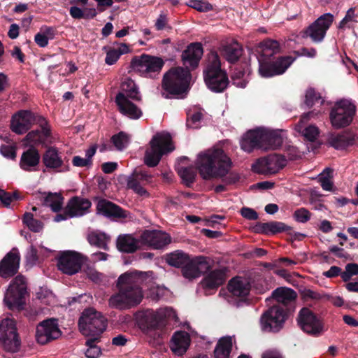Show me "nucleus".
I'll return each mask as SVG.
<instances>
[{"mask_svg":"<svg viewBox=\"0 0 358 358\" xmlns=\"http://www.w3.org/2000/svg\"><path fill=\"white\" fill-rule=\"evenodd\" d=\"M143 278L144 273L138 271L120 275L116 282L118 292L108 300L110 307L124 310L138 305L143 298L141 287Z\"/></svg>","mask_w":358,"mask_h":358,"instance_id":"1","label":"nucleus"},{"mask_svg":"<svg viewBox=\"0 0 358 358\" xmlns=\"http://www.w3.org/2000/svg\"><path fill=\"white\" fill-rule=\"evenodd\" d=\"M280 49L279 42L271 38H266L258 44L256 51L259 55V73L262 77L281 75L293 63L295 58L292 56L275 57Z\"/></svg>","mask_w":358,"mask_h":358,"instance_id":"2","label":"nucleus"},{"mask_svg":"<svg viewBox=\"0 0 358 358\" xmlns=\"http://www.w3.org/2000/svg\"><path fill=\"white\" fill-rule=\"evenodd\" d=\"M33 124H37L40 129L27 133L24 141L35 145L46 144L51 137L50 126L48 120L43 116L30 110H20L12 117L10 129L17 134L27 132Z\"/></svg>","mask_w":358,"mask_h":358,"instance_id":"3","label":"nucleus"},{"mask_svg":"<svg viewBox=\"0 0 358 358\" xmlns=\"http://www.w3.org/2000/svg\"><path fill=\"white\" fill-rule=\"evenodd\" d=\"M196 167L205 180L224 177L230 170L231 161L222 149L208 150L198 155Z\"/></svg>","mask_w":358,"mask_h":358,"instance_id":"4","label":"nucleus"},{"mask_svg":"<svg viewBox=\"0 0 358 358\" xmlns=\"http://www.w3.org/2000/svg\"><path fill=\"white\" fill-rule=\"evenodd\" d=\"M283 138L280 131L264 127H258L248 131L242 137L241 147L244 151L250 153L255 149L264 151L276 150L280 148Z\"/></svg>","mask_w":358,"mask_h":358,"instance_id":"5","label":"nucleus"},{"mask_svg":"<svg viewBox=\"0 0 358 358\" xmlns=\"http://www.w3.org/2000/svg\"><path fill=\"white\" fill-rule=\"evenodd\" d=\"M191 74L188 69L172 67L164 73L162 96L165 99L184 98L189 90Z\"/></svg>","mask_w":358,"mask_h":358,"instance_id":"6","label":"nucleus"},{"mask_svg":"<svg viewBox=\"0 0 358 358\" xmlns=\"http://www.w3.org/2000/svg\"><path fill=\"white\" fill-rule=\"evenodd\" d=\"M150 149L147 150L144 156V163L149 167H155L162 156L174 150L172 137L168 132H158L150 141Z\"/></svg>","mask_w":358,"mask_h":358,"instance_id":"7","label":"nucleus"},{"mask_svg":"<svg viewBox=\"0 0 358 358\" xmlns=\"http://www.w3.org/2000/svg\"><path fill=\"white\" fill-rule=\"evenodd\" d=\"M164 64L162 58L143 53L132 57L130 67L141 76L155 78L159 74Z\"/></svg>","mask_w":358,"mask_h":358,"instance_id":"8","label":"nucleus"},{"mask_svg":"<svg viewBox=\"0 0 358 358\" xmlns=\"http://www.w3.org/2000/svg\"><path fill=\"white\" fill-rule=\"evenodd\" d=\"M106 318L94 308L84 310L78 320L80 332L85 336H101L107 327Z\"/></svg>","mask_w":358,"mask_h":358,"instance_id":"9","label":"nucleus"},{"mask_svg":"<svg viewBox=\"0 0 358 358\" xmlns=\"http://www.w3.org/2000/svg\"><path fill=\"white\" fill-rule=\"evenodd\" d=\"M356 111V106L350 101L342 99L336 101L329 113L331 126L336 129L348 127L352 123Z\"/></svg>","mask_w":358,"mask_h":358,"instance_id":"10","label":"nucleus"},{"mask_svg":"<svg viewBox=\"0 0 358 358\" xmlns=\"http://www.w3.org/2000/svg\"><path fill=\"white\" fill-rule=\"evenodd\" d=\"M289 315L280 306H272L261 315L259 323L262 331L267 333L279 332L283 328Z\"/></svg>","mask_w":358,"mask_h":358,"instance_id":"11","label":"nucleus"},{"mask_svg":"<svg viewBox=\"0 0 358 358\" xmlns=\"http://www.w3.org/2000/svg\"><path fill=\"white\" fill-rule=\"evenodd\" d=\"M27 294L25 278L22 275H17L10 282L4 296V302L10 310L22 309L25 304V295Z\"/></svg>","mask_w":358,"mask_h":358,"instance_id":"12","label":"nucleus"},{"mask_svg":"<svg viewBox=\"0 0 358 358\" xmlns=\"http://www.w3.org/2000/svg\"><path fill=\"white\" fill-rule=\"evenodd\" d=\"M334 20V17L331 13H327L322 15L309 26L300 31L301 38H310L314 43H322Z\"/></svg>","mask_w":358,"mask_h":358,"instance_id":"13","label":"nucleus"},{"mask_svg":"<svg viewBox=\"0 0 358 358\" xmlns=\"http://www.w3.org/2000/svg\"><path fill=\"white\" fill-rule=\"evenodd\" d=\"M0 343L8 352L19 351L21 341L17 332L15 322L11 319H5L0 324Z\"/></svg>","mask_w":358,"mask_h":358,"instance_id":"14","label":"nucleus"},{"mask_svg":"<svg viewBox=\"0 0 358 358\" xmlns=\"http://www.w3.org/2000/svg\"><path fill=\"white\" fill-rule=\"evenodd\" d=\"M297 323L303 332L313 336H319L324 331L322 320L307 307H303L299 310Z\"/></svg>","mask_w":358,"mask_h":358,"instance_id":"15","label":"nucleus"},{"mask_svg":"<svg viewBox=\"0 0 358 358\" xmlns=\"http://www.w3.org/2000/svg\"><path fill=\"white\" fill-rule=\"evenodd\" d=\"M85 259L86 257L78 252L66 250L61 252L57 257V266L63 273L73 275L81 270Z\"/></svg>","mask_w":358,"mask_h":358,"instance_id":"16","label":"nucleus"},{"mask_svg":"<svg viewBox=\"0 0 358 358\" xmlns=\"http://www.w3.org/2000/svg\"><path fill=\"white\" fill-rule=\"evenodd\" d=\"M287 165V159L282 155L271 154L258 159L252 166V170L259 174H275Z\"/></svg>","mask_w":358,"mask_h":358,"instance_id":"17","label":"nucleus"},{"mask_svg":"<svg viewBox=\"0 0 358 358\" xmlns=\"http://www.w3.org/2000/svg\"><path fill=\"white\" fill-rule=\"evenodd\" d=\"M62 334L57 320L51 318L40 322L36 327V338L38 343L45 345L57 339Z\"/></svg>","mask_w":358,"mask_h":358,"instance_id":"18","label":"nucleus"},{"mask_svg":"<svg viewBox=\"0 0 358 358\" xmlns=\"http://www.w3.org/2000/svg\"><path fill=\"white\" fill-rule=\"evenodd\" d=\"M138 327L144 332L162 329L166 324L165 317L160 313L148 310L137 317Z\"/></svg>","mask_w":358,"mask_h":358,"instance_id":"19","label":"nucleus"},{"mask_svg":"<svg viewBox=\"0 0 358 358\" xmlns=\"http://www.w3.org/2000/svg\"><path fill=\"white\" fill-rule=\"evenodd\" d=\"M358 141L357 133L348 129L340 133H331L328 138V143L336 150H343L353 146Z\"/></svg>","mask_w":358,"mask_h":358,"instance_id":"20","label":"nucleus"},{"mask_svg":"<svg viewBox=\"0 0 358 358\" xmlns=\"http://www.w3.org/2000/svg\"><path fill=\"white\" fill-rule=\"evenodd\" d=\"M271 297L286 310V313L291 314L295 310L296 292L292 288L280 287L272 292Z\"/></svg>","mask_w":358,"mask_h":358,"instance_id":"21","label":"nucleus"},{"mask_svg":"<svg viewBox=\"0 0 358 358\" xmlns=\"http://www.w3.org/2000/svg\"><path fill=\"white\" fill-rule=\"evenodd\" d=\"M20 255L17 248H13L0 262V276L8 278L14 276L20 267Z\"/></svg>","mask_w":358,"mask_h":358,"instance_id":"22","label":"nucleus"},{"mask_svg":"<svg viewBox=\"0 0 358 358\" xmlns=\"http://www.w3.org/2000/svg\"><path fill=\"white\" fill-rule=\"evenodd\" d=\"M42 162L49 170L57 172L69 171L68 165H65L58 149L56 147H48L42 155Z\"/></svg>","mask_w":358,"mask_h":358,"instance_id":"23","label":"nucleus"},{"mask_svg":"<svg viewBox=\"0 0 358 358\" xmlns=\"http://www.w3.org/2000/svg\"><path fill=\"white\" fill-rule=\"evenodd\" d=\"M141 241L152 249H162L171 242L169 234L162 231H145L141 236Z\"/></svg>","mask_w":358,"mask_h":358,"instance_id":"24","label":"nucleus"},{"mask_svg":"<svg viewBox=\"0 0 358 358\" xmlns=\"http://www.w3.org/2000/svg\"><path fill=\"white\" fill-rule=\"evenodd\" d=\"M96 212L98 214L113 220L125 219L129 215L127 210L105 199H101L98 201Z\"/></svg>","mask_w":358,"mask_h":358,"instance_id":"25","label":"nucleus"},{"mask_svg":"<svg viewBox=\"0 0 358 358\" xmlns=\"http://www.w3.org/2000/svg\"><path fill=\"white\" fill-rule=\"evenodd\" d=\"M152 176L145 171L136 169L127 178V187L140 196L148 194L143 185L150 182Z\"/></svg>","mask_w":358,"mask_h":358,"instance_id":"26","label":"nucleus"},{"mask_svg":"<svg viewBox=\"0 0 358 358\" xmlns=\"http://www.w3.org/2000/svg\"><path fill=\"white\" fill-rule=\"evenodd\" d=\"M115 102L119 112L131 120H138L143 115L141 109L122 94H117Z\"/></svg>","mask_w":358,"mask_h":358,"instance_id":"27","label":"nucleus"},{"mask_svg":"<svg viewBox=\"0 0 358 358\" xmlns=\"http://www.w3.org/2000/svg\"><path fill=\"white\" fill-rule=\"evenodd\" d=\"M207 87L215 93L223 92L229 84L227 71L203 75Z\"/></svg>","mask_w":358,"mask_h":358,"instance_id":"28","label":"nucleus"},{"mask_svg":"<svg viewBox=\"0 0 358 358\" xmlns=\"http://www.w3.org/2000/svg\"><path fill=\"white\" fill-rule=\"evenodd\" d=\"M36 145L31 143L29 148L24 151L21 155L20 167L25 171H36L40 164L41 155Z\"/></svg>","mask_w":358,"mask_h":358,"instance_id":"29","label":"nucleus"},{"mask_svg":"<svg viewBox=\"0 0 358 358\" xmlns=\"http://www.w3.org/2000/svg\"><path fill=\"white\" fill-rule=\"evenodd\" d=\"M66 206L70 217H80L89 213L92 203L88 199L74 196L68 201Z\"/></svg>","mask_w":358,"mask_h":358,"instance_id":"30","label":"nucleus"},{"mask_svg":"<svg viewBox=\"0 0 358 358\" xmlns=\"http://www.w3.org/2000/svg\"><path fill=\"white\" fill-rule=\"evenodd\" d=\"M227 271L226 267L210 271L202 280L203 287L209 289H217L224 283Z\"/></svg>","mask_w":358,"mask_h":358,"instance_id":"31","label":"nucleus"},{"mask_svg":"<svg viewBox=\"0 0 358 358\" xmlns=\"http://www.w3.org/2000/svg\"><path fill=\"white\" fill-rule=\"evenodd\" d=\"M203 50L201 43H192L182 53V60L185 64H189L192 68L198 66L203 55Z\"/></svg>","mask_w":358,"mask_h":358,"instance_id":"32","label":"nucleus"},{"mask_svg":"<svg viewBox=\"0 0 358 358\" xmlns=\"http://www.w3.org/2000/svg\"><path fill=\"white\" fill-rule=\"evenodd\" d=\"M190 342V336L188 333L178 331L175 332L171 338L170 348L175 355L181 356L187 352Z\"/></svg>","mask_w":358,"mask_h":358,"instance_id":"33","label":"nucleus"},{"mask_svg":"<svg viewBox=\"0 0 358 358\" xmlns=\"http://www.w3.org/2000/svg\"><path fill=\"white\" fill-rule=\"evenodd\" d=\"M117 250L123 253H134L140 249V240L131 234H120L116 241Z\"/></svg>","mask_w":358,"mask_h":358,"instance_id":"34","label":"nucleus"},{"mask_svg":"<svg viewBox=\"0 0 358 358\" xmlns=\"http://www.w3.org/2000/svg\"><path fill=\"white\" fill-rule=\"evenodd\" d=\"M251 69L248 63H243L234 68L231 76L233 85L240 88H245L248 83V76Z\"/></svg>","mask_w":358,"mask_h":358,"instance_id":"35","label":"nucleus"},{"mask_svg":"<svg viewBox=\"0 0 358 358\" xmlns=\"http://www.w3.org/2000/svg\"><path fill=\"white\" fill-rule=\"evenodd\" d=\"M114 44H117L118 48H115L105 45L102 48V50L106 54L105 62L108 65L115 64L118 61L121 55L130 52V48L126 43H118L117 42H115Z\"/></svg>","mask_w":358,"mask_h":358,"instance_id":"36","label":"nucleus"},{"mask_svg":"<svg viewBox=\"0 0 358 358\" xmlns=\"http://www.w3.org/2000/svg\"><path fill=\"white\" fill-rule=\"evenodd\" d=\"M229 291L235 296L245 298L250 292V285L241 277L231 278L228 283Z\"/></svg>","mask_w":358,"mask_h":358,"instance_id":"37","label":"nucleus"},{"mask_svg":"<svg viewBox=\"0 0 358 358\" xmlns=\"http://www.w3.org/2000/svg\"><path fill=\"white\" fill-rule=\"evenodd\" d=\"M42 204L44 206L50 207L52 212L58 213L63 207L64 196L61 193L57 192H43Z\"/></svg>","mask_w":358,"mask_h":358,"instance_id":"38","label":"nucleus"},{"mask_svg":"<svg viewBox=\"0 0 358 358\" xmlns=\"http://www.w3.org/2000/svg\"><path fill=\"white\" fill-rule=\"evenodd\" d=\"M121 90L122 91L117 94H122L127 99L134 101L140 102L142 101V96L138 87L131 78H127L122 82Z\"/></svg>","mask_w":358,"mask_h":358,"instance_id":"39","label":"nucleus"},{"mask_svg":"<svg viewBox=\"0 0 358 358\" xmlns=\"http://www.w3.org/2000/svg\"><path fill=\"white\" fill-rule=\"evenodd\" d=\"M226 71L222 69L220 57L216 51H210L205 59L203 75Z\"/></svg>","mask_w":358,"mask_h":358,"instance_id":"40","label":"nucleus"},{"mask_svg":"<svg viewBox=\"0 0 358 358\" xmlns=\"http://www.w3.org/2000/svg\"><path fill=\"white\" fill-rule=\"evenodd\" d=\"M243 50L238 42L227 44L222 48L221 52L225 59L231 63H236L243 55Z\"/></svg>","mask_w":358,"mask_h":358,"instance_id":"41","label":"nucleus"},{"mask_svg":"<svg viewBox=\"0 0 358 358\" xmlns=\"http://www.w3.org/2000/svg\"><path fill=\"white\" fill-rule=\"evenodd\" d=\"M189 255L182 250H177L164 256L165 262L171 266L180 268L188 260Z\"/></svg>","mask_w":358,"mask_h":358,"instance_id":"42","label":"nucleus"},{"mask_svg":"<svg viewBox=\"0 0 358 358\" xmlns=\"http://www.w3.org/2000/svg\"><path fill=\"white\" fill-rule=\"evenodd\" d=\"M88 243L91 245L96 246L104 250H108V242L110 240L109 236L103 232L100 231H91L88 234L87 237Z\"/></svg>","mask_w":358,"mask_h":358,"instance_id":"43","label":"nucleus"},{"mask_svg":"<svg viewBox=\"0 0 358 358\" xmlns=\"http://www.w3.org/2000/svg\"><path fill=\"white\" fill-rule=\"evenodd\" d=\"M232 341L230 337L220 338L213 351L215 358H229L232 350Z\"/></svg>","mask_w":358,"mask_h":358,"instance_id":"44","label":"nucleus"},{"mask_svg":"<svg viewBox=\"0 0 358 358\" xmlns=\"http://www.w3.org/2000/svg\"><path fill=\"white\" fill-rule=\"evenodd\" d=\"M176 171L182 180V183L187 187H192L195 181L196 172L193 166H176Z\"/></svg>","mask_w":358,"mask_h":358,"instance_id":"45","label":"nucleus"},{"mask_svg":"<svg viewBox=\"0 0 358 358\" xmlns=\"http://www.w3.org/2000/svg\"><path fill=\"white\" fill-rule=\"evenodd\" d=\"M194 258L196 267L197 268V272L199 273V277L201 274L206 273L208 271L210 272V270L211 269L213 264V260L210 257L205 256H197Z\"/></svg>","mask_w":358,"mask_h":358,"instance_id":"46","label":"nucleus"},{"mask_svg":"<svg viewBox=\"0 0 358 358\" xmlns=\"http://www.w3.org/2000/svg\"><path fill=\"white\" fill-rule=\"evenodd\" d=\"M181 272L182 275L187 279H194L199 277L194 258H191L190 256L188 257L187 262L181 267Z\"/></svg>","mask_w":358,"mask_h":358,"instance_id":"47","label":"nucleus"},{"mask_svg":"<svg viewBox=\"0 0 358 358\" xmlns=\"http://www.w3.org/2000/svg\"><path fill=\"white\" fill-rule=\"evenodd\" d=\"M292 228L282 222L271 221L267 222L266 231L268 234H276L282 232H287L291 234Z\"/></svg>","mask_w":358,"mask_h":358,"instance_id":"48","label":"nucleus"},{"mask_svg":"<svg viewBox=\"0 0 358 358\" xmlns=\"http://www.w3.org/2000/svg\"><path fill=\"white\" fill-rule=\"evenodd\" d=\"M22 222L34 232H39L43 228V224L41 220L34 218L31 213H25L22 217Z\"/></svg>","mask_w":358,"mask_h":358,"instance_id":"49","label":"nucleus"},{"mask_svg":"<svg viewBox=\"0 0 358 358\" xmlns=\"http://www.w3.org/2000/svg\"><path fill=\"white\" fill-rule=\"evenodd\" d=\"M321 94L316 92L314 88H308L305 94V104L308 107H313L315 103H320L321 105L324 103Z\"/></svg>","mask_w":358,"mask_h":358,"instance_id":"50","label":"nucleus"},{"mask_svg":"<svg viewBox=\"0 0 358 358\" xmlns=\"http://www.w3.org/2000/svg\"><path fill=\"white\" fill-rule=\"evenodd\" d=\"M333 170L330 168H326L322 173L319 175V182L324 190L331 191L333 188V182L331 181Z\"/></svg>","mask_w":358,"mask_h":358,"instance_id":"51","label":"nucleus"},{"mask_svg":"<svg viewBox=\"0 0 358 358\" xmlns=\"http://www.w3.org/2000/svg\"><path fill=\"white\" fill-rule=\"evenodd\" d=\"M111 143L117 150H124L129 142V136L124 131L113 135L110 138Z\"/></svg>","mask_w":358,"mask_h":358,"instance_id":"52","label":"nucleus"},{"mask_svg":"<svg viewBox=\"0 0 358 358\" xmlns=\"http://www.w3.org/2000/svg\"><path fill=\"white\" fill-rule=\"evenodd\" d=\"M187 5L199 12L205 13L213 10V6L207 1L204 0H190Z\"/></svg>","mask_w":358,"mask_h":358,"instance_id":"53","label":"nucleus"},{"mask_svg":"<svg viewBox=\"0 0 358 358\" xmlns=\"http://www.w3.org/2000/svg\"><path fill=\"white\" fill-rule=\"evenodd\" d=\"M293 217L296 222L306 223L310 219L311 213L306 208H300L294 211Z\"/></svg>","mask_w":358,"mask_h":358,"instance_id":"54","label":"nucleus"},{"mask_svg":"<svg viewBox=\"0 0 358 358\" xmlns=\"http://www.w3.org/2000/svg\"><path fill=\"white\" fill-rule=\"evenodd\" d=\"M300 294L303 301H307L309 299L320 300L322 299V296L318 292H316L310 289H303L300 291Z\"/></svg>","mask_w":358,"mask_h":358,"instance_id":"55","label":"nucleus"},{"mask_svg":"<svg viewBox=\"0 0 358 358\" xmlns=\"http://www.w3.org/2000/svg\"><path fill=\"white\" fill-rule=\"evenodd\" d=\"M0 152L1 154L10 159H15L16 157V149L15 146L8 145H2L0 147Z\"/></svg>","mask_w":358,"mask_h":358,"instance_id":"56","label":"nucleus"},{"mask_svg":"<svg viewBox=\"0 0 358 358\" xmlns=\"http://www.w3.org/2000/svg\"><path fill=\"white\" fill-rule=\"evenodd\" d=\"M203 117V114L201 112L194 113L187 120L186 125L189 128H197L198 124L200 122Z\"/></svg>","mask_w":358,"mask_h":358,"instance_id":"57","label":"nucleus"},{"mask_svg":"<svg viewBox=\"0 0 358 358\" xmlns=\"http://www.w3.org/2000/svg\"><path fill=\"white\" fill-rule=\"evenodd\" d=\"M318 134V129L315 126H308L303 131L304 137L311 142H313L317 138Z\"/></svg>","mask_w":358,"mask_h":358,"instance_id":"58","label":"nucleus"},{"mask_svg":"<svg viewBox=\"0 0 358 358\" xmlns=\"http://www.w3.org/2000/svg\"><path fill=\"white\" fill-rule=\"evenodd\" d=\"M72 164L76 167H90L92 165V160L80 156H74L72 159Z\"/></svg>","mask_w":358,"mask_h":358,"instance_id":"59","label":"nucleus"},{"mask_svg":"<svg viewBox=\"0 0 358 358\" xmlns=\"http://www.w3.org/2000/svg\"><path fill=\"white\" fill-rule=\"evenodd\" d=\"M241 215L249 220H257L258 219L257 213L252 208L243 207L241 209Z\"/></svg>","mask_w":358,"mask_h":358,"instance_id":"60","label":"nucleus"},{"mask_svg":"<svg viewBox=\"0 0 358 358\" xmlns=\"http://www.w3.org/2000/svg\"><path fill=\"white\" fill-rule=\"evenodd\" d=\"M26 260L27 262L30 264H35L38 261V250L33 245H31L27 251Z\"/></svg>","mask_w":358,"mask_h":358,"instance_id":"61","label":"nucleus"},{"mask_svg":"<svg viewBox=\"0 0 358 358\" xmlns=\"http://www.w3.org/2000/svg\"><path fill=\"white\" fill-rule=\"evenodd\" d=\"M229 172L222 178V182L227 185H234L239 181L240 180V176L238 173H230L228 174Z\"/></svg>","mask_w":358,"mask_h":358,"instance_id":"62","label":"nucleus"},{"mask_svg":"<svg viewBox=\"0 0 358 358\" xmlns=\"http://www.w3.org/2000/svg\"><path fill=\"white\" fill-rule=\"evenodd\" d=\"M355 16V8H350L346 13L345 16L344 18L339 22L338 28L340 29H344L346 24L351 21Z\"/></svg>","mask_w":358,"mask_h":358,"instance_id":"63","label":"nucleus"},{"mask_svg":"<svg viewBox=\"0 0 358 358\" xmlns=\"http://www.w3.org/2000/svg\"><path fill=\"white\" fill-rule=\"evenodd\" d=\"M34 41L40 48H45L48 46L49 39L43 34L38 32L34 36Z\"/></svg>","mask_w":358,"mask_h":358,"instance_id":"64","label":"nucleus"}]
</instances>
